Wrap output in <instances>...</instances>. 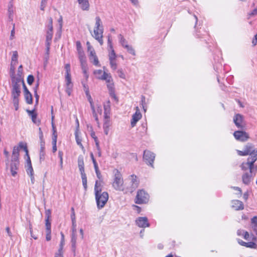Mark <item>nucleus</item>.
Wrapping results in <instances>:
<instances>
[{
    "mask_svg": "<svg viewBox=\"0 0 257 257\" xmlns=\"http://www.w3.org/2000/svg\"><path fill=\"white\" fill-rule=\"evenodd\" d=\"M97 207L99 209H102L108 199V194L107 192H103L101 194L95 195Z\"/></svg>",
    "mask_w": 257,
    "mask_h": 257,
    "instance_id": "nucleus-5",
    "label": "nucleus"
},
{
    "mask_svg": "<svg viewBox=\"0 0 257 257\" xmlns=\"http://www.w3.org/2000/svg\"><path fill=\"white\" fill-rule=\"evenodd\" d=\"M155 158V154L150 151L145 150L144 152L143 159L146 163L153 167V163Z\"/></svg>",
    "mask_w": 257,
    "mask_h": 257,
    "instance_id": "nucleus-7",
    "label": "nucleus"
},
{
    "mask_svg": "<svg viewBox=\"0 0 257 257\" xmlns=\"http://www.w3.org/2000/svg\"><path fill=\"white\" fill-rule=\"evenodd\" d=\"M102 191V185L100 181L96 180L95 181V186H94V192L95 195L101 194Z\"/></svg>",
    "mask_w": 257,
    "mask_h": 257,
    "instance_id": "nucleus-23",
    "label": "nucleus"
},
{
    "mask_svg": "<svg viewBox=\"0 0 257 257\" xmlns=\"http://www.w3.org/2000/svg\"><path fill=\"white\" fill-rule=\"evenodd\" d=\"M39 156H40V161L41 163L42 161H44L45 160V152H40Z\"/></svg>",
    "mask_w": 257,
    "mask_h": 257,
    "instance_id": "nucleus-60",
    "label": "nucleus"
},
{
    "mask_svg": "<svg viewBox=\"0 0 257 257\" xmlns=\"http://www.w3.org/2000/svg\"><path fill=\"white\" fill-rule=\"evenodd\" d=\"M18 52L17 51H13L11 63H13L14 64H17L18 63Z\"/></svg>",
    "mask_w": 257,
    "mask_h": 257,
    "instance_id": "nucleus-30",
    "label": "nucleus"
},
{
    "mask_svg": "<svg viewBox=\"0 0 257 257\" xmlns=\"http://www.w3.org/2000/svg\"><path fill=\"white\" fill-rule=\"evenodd\" d=\"M117 72L119 77L123 79L125 78V74L122 69L118 70Z\"/></svg>",
    "mask_w": 257,
    "mask_h": 257,
    "instance_id": "nucleus-58",
    "label": "nucleus"
},
{
    "mask_svg": "<svg viewBox=\"0 0 257 257\" xmlns=\"http://www.w3.org/2000/svg\"><path fill=\"white\" fill-rule=\"evenodd\" d=\"M52 128H53V136H52V151L53 153H55L57 151V134L56 132V130L55 125L52 123Z\"/></svg>",
    "mask_w": 257,
    "mask_h": 257,
    "instance_id": "nucleus-14",
    "label": "nucleus"
},
{
    "mask_svg": "<svg viewBox=\"0 0 257 257\" xmlns=\"http://www.w3.org/2000/svg\"><path fill=\"white\" fill-rule=\"evenodd\" d=\"M137 225L140 227L145 228L150 226L148 218L146 217H140L136 220Z\"/></svg>",
    "mask_w": 257,
    "mask_h": 257,
    "instance_id": "nucleus-11",
    "label": "nucleus"
},
{
    "mask_svg": "<svg viewBox=\"0 0 257 257\" xmlns=\"http://www.w3.org/2000/svg\"><path fill=\"white\" fill-rule=\"evenodd\" d=\"M79 61L81 64V67H84L87 66V64L86 63V58H82L81 59H79Z\"/></svg>",
    "mask_w": 257,
    "mask_h": 257,
    "instance_id": "nucleus-51",
    "label": "nucleus"
},
{
    "mask_svg": "<svg viewBox=\"0 0 257 257\" xmlns=\"http://www.w3.org/2000/svg\"><path fill=\"white\" fill-rule=\"evenodd\" d=\"M237 242L240 245L245 246L246 247H249L251 248H256L257 247L256 244L253 242L250 241L248 242H246L240 239H237Z\"/></svg>",
    "mask_w": 257,
    "mask_h": 257,
    "instance_id": "nucleus-18",
    "label": "nucleus"
},
{
    "mask_svg": "<svg viewBox=\"0 0 257 257\" xmlns=\"http://www.w3.org/2000/svg\"><path fill=\"white\" fill-rule=\"evenodd\" d=\"M19 161H12L10 166V171L12 175L15 177L17 174V170L19 169Z\"/></svg>",
    "mask_w": 257,
    "mask_h": 257,
    "instance_id": "nucleus-15",
    "label": "nucleus"
},
{
    "mask_svg": "<svg viewBox=\"0 0 257 257\" xmlns=\"http://www.w3.org/2000/svg\"><path fill=\"white\" fill-rule=\"evenodd\" d=\"M14 6L13 0H11L8 5V14L9 20L10 22L13 21L14 18Z\"/></svg>",
    "mask_w": 257,
    "mask_h": 257,
    "instance_id": "nucleus-13",
    "label": "nucleus"
},
{
    "mask_svg": "<svg viewBox=\"0 0 257 257\" xmlns=\"http://www.w3.org/2000/svg\"><path fill=\"white\" fill-rule=\"evenodd\" d=\"M136 200L137 204L146 203L149 200V195L144 190H140L138 191Z\"/></svg>",
    "mask_w": 257,
    "mask_h": 257,
    "instance_id": "nucleus-6",
    "label": "nucleus"
},
{
    "mask_svg": "<svg viewBox=\"0 0 257 257\" xmlns=\"http://www.w3.org/2000/svg\"><path fill=\"white\" fill-rule=\"evenodd\" d=\"M54 257H64L63 249H59L55 253Z\"/></svg>",
    "mask_w": 257,
    "mask_h": 257,
    "instance_id": "nucleus-53",
    "label": "nucleus"
},
{
    "mask_svg": "<svg viewBox=\"0 0 257 257\" xmlns=\"http://www.w3.org/2000/svg\"><path fill=\"white\" fill-rule=\"evenodd\" d=\"M21 79L15 76L12 78V96L19 97L21 94Z\"/></svg>",
    "mask_w": 257,
    "mask_h": 257,
    "instance_id": "nucleus-4",
    "label": "nucleus"
},
{
    "mask_svg": "<svg viewBox=\"0 0 257 257\" xmlns=\"http://www.w3.org/2000/svg\"><path fill=\"white\" fill-rule=\"evenodd\" d=\"M34 81V77L32 75H29L27 78V82L29 85L32 84Z\"/></svg>",
    "mask_w": 257,
    "mask_h": 257,
    "instance_id": "nucleus-52",
    "label": "nucleus"
},
{
    "mask_svg": "<svg viewBox=\"0 0 257 257\" xmlns=\"http://www.w3.org/2000/svg\"><path fill=\"white\" fill-rule=\"evenodd\" d=\"M19 148H20L21 149H23L24 151L26 152V154L28 157L29 154H28V150L27 149V147L26 145H24L23 143H20L19 145Z\"/></svg>",
    "mask_w": 257,
    "mask_h": 257,
    "instance_id": "nucleus-43",
    "label": "nucleus"
},
{
    "mask_svg": "<svg viewBox=\"0 0 257 257\" xmlns=\"http://www.w3.org/2000/svg\"><path fill=\"white\" fill-rule=\"evenodd\" d=\"M65 69L66 70V75H71V69L70 65L69 64H66L65 66Z\"/></svg>",
    "mask_w": 257,
    "mask_h": 257,
    "instance_id": "nucleus-55",
    "label": "nucleus"
},
{
    "mask_svg": "<svg viewBox=\"0 0 257 257\" xmlns=\"http://www.w3.org/2000/svg\"><path fill=\"white\" fill-rule=\"evenodd\" d=\"M110 65L112 70H115L117 68V64L115 61V60H109Z\"/></svg>",
    "mask_w": 257,
    "mask_h": 257,
    "instance_id": "nucleus-49",
    "label": "nucleus"
},
{
    "mask_svg": "<svg viewBox=\"0 0 257 257\" xmlns=\"http://www.w3.org/2000/svg\"><path fill=\"white\" fill-rule=\"evenodd\" d=\"M251 227L253 232L257 235V216L251 219Z\"/></svg>",
    "mask_w": 257,
    "mask_h": 257,
    "instance_id": "nucleus-27",
    "label": "nucleus"
},
{
    "mask_svg": "<svg viewBox=\"0 0 257 257\" xmlns=\"http://www.w3.org/2000/svg\"><path fill=\"white\" fill-rule=\"evenodd\" d=\"M78 166L81 174L85 173L83 157L80 155L78 157Z\"/></svg>",
    "mask_w": 257,
    "mask_h": 257,
    "instance_id": "nucleus-20",
    "label": "nucleus"
},
{
    "mask_svg": "<svg viewBox=\"0 0 257 257\" xmlns=\"http://www.w3.org/2000/svg\"><path fill=\"white\" fill-rule=\"evenodd\" d=\"M46 231H51V224L50 219H45Z\"/></svg>",
    "mask_w": 257,
    "mask_h": 257,
    "instance_id": "nucleus-41",
    "label": "nucleus"
},
{
    "mask_svg": "<svg viewBox=\"0 0 257 257\" xmlns=\"http://www.w3.org/2000/svg\"><path fill=\"white\" fill-rule=\"evenodd\" d=\"M136 112L133 115L132 119L131 120L132 127H134L137 122L142 118V116L138 106L136 107Z\"/></svg>",
    "mask_w": 257,
    "mask_h": 257,
    "instance_id": "nucleus-10",
    "label": "nucleus"
},
{
    "mask_svg": "<svg viewBox=\"0 0 257 257\" xmlns=\"http://www.w3.org/2000/svg\"><path fill=\"white\" fill-rule=\"evenodd\" d=\"M146 98L143 95L141 96V104L142 105L143 108L144 110V111H146L147 110V105L146 104Z\"/></svg>",
    "mask_w": 257,
    "mask_h": 257,
    "instance_id": "nucleus-42",
    "label": "nucleus"
},
{
    "mask_svg": "<svg viewBox=\"0 0 257 257\" xmlns=\"http://www.w3.org/2000/svg\"><path fill=\"white\" fill-rule=\"evenodd\" d=\"M104 112L110 113V106L109 104V101H108L107 104H104Z\"/></svg>",
    "mask_w": 257,
    "mask_h": 257,
    "instance_id": "nucleus-47",
    "label": "nucleus"
},
{
    "mask_svg": "<svg viewBox=\"0 0 257 257\" xmlns=\"http://www.w3.org/2000/svg\"><path fill=\"white\" fill-rule=\"evenodd\" d=\"M13 97V101L14 106L15 107V109L16 110H18L19 109V97L16 96H12Z\"/></svg>",
    "mask_w": 257,
    "mask_h": 257,
    "instance_id": "nucleus-36",
    "label": "nucleus"
},
{
    "mask_svg": "<svg viewBox=\"0 0 257 257\" xmlns=\"http://www.w3.org/2000/svg\"><path fill=\"white\" fill-rule=\"evenodd\" d=\"M27 112L29 114V116H30L31 117L32 121L34 123H36V119L37 118V114L35 112V109H33V110H30L27 109Z\"/></svg>",
    "mask_w": 257,
    "mask_h": 257,
    "instance_id": "nucleus-29",
    "label": "nucleus"
},
{
    "mask_svg": "<svg viewBox=\"0 0 257 257\" xmlns=\"http://www.w3.org/2000/svg\"><path fill=\"white\" fill-rule=\"evenodd\" d=\"M81 69H82L83 73L84 74V76L86 80H87V79H88V76H89V75L87 73V70H88L87 66L84 67H81Z\"/></svg>",
    "mask_w": 257,
    "mask_h": 257,
    "instance_id": "nucleus-50",
    "label": "nucleus"
},
{
    "mask_svg": "<svg viewBox=\"0 0 257 257\" xmlns=\"http://www.w3.org/2000/svg\"><path fill=\"white\" fill-rule=\"evenodd\" d=\"M60 234H61V241H60V243L59 244V249H63V246L65 244L64 235L62 232H61Z\"/></svg>",
    "mask_w": 257,
    "mask_h": 257,
    "instance_id": "nucleus-39",
    "label": "nucleus"
},
{
    "mask_svg": "<svg viewBox=\"0 0 257 257\" xmlns=\"http://www.w3.org/2000/svg\"><path fill=\"white\" fill-rule=\"evenodd\" d=\"M252 170H249V172L245 173L242 176L243 183L245 185H248L251 181Z\"/></svg>",
    "mask_w": 257,
    "mask_h": 257,
    "instance_id": "nucleus-17",
    "label": "nucleus"
},
{
    "mask_svg": "<svg viewBox=\"0 0 257 257\" xmlns=\"http://www.w3.org/2000/svg\"><path fill=\"white\" fill-rule=\"evenodd\" d=\"M75 135L77 144L82 149H83L84 147L82 144H81V139L79 137L77 132L75 133Z\"/></svg>",
    "mask_w": 257,
    "mask_h": 257,
    "instance_id": "nucleus-40",
    "label": "nucleus"
},
{
    "mask_svg": "<svg viewBox=\"0 0 257 257\" xmlns=\"http://www.w3.org/2000/svg\"><path fill=\"white\" fill-rule=\"evenodd\" d=\"M94 35H92L94 38L100 44L102 45L103 41V26L101 20L99 17L97 16L95 18V24L93 30Z\"/></svg>",
    "mask_w": 257,
    "mask_h": 257,
    "instance_id": "nucleus-1",
    "label": "nucleus"
},
{
    "mask_svg": "<svg viewBox=\"0 0 257 257\" xmlns=\"http://www.w3.org/2000/svg\"><path fill=\"white\" fill-rule=\"evenodd\" d=\"M53 36V31L47 30L45 43L51 44Z\"/></svg>",
    "mask_w": 257,
    "mask_h": 257,
    "instance_id": "nucleus-28",
    "label": "nucleus"
},
{
    "mask_svg": "<svg viewBox=\"0 0 257 257\" xmlns=\"http://www.w3.org/2000/svg\"><path fill=\"white\" fill-rule=\"evenodd\" d=\"M127 180L129 181V183L124 188V193H132L138 187L140 183V180L138 177L134 174L128 176Z\"/></svg>",
    "mask_w": 257,
    "mask_h": 257,
    "instance_id": "nucleus-3",
    "label": "nucleus"
},
{
    "mask_svg": "<svg viewBox=\"0 0 257 257\" xmlns=\"http://www.w3.org/2000/svg\"><path fill=\"white\" fill-rule=\"evenodd\" d=\"M114 176L112 185L116 191H122L124 192V188H123V180L120 172L117 169L114 170Z\"/></svg>",
    "mask_w": 257,
    "mask_h": 257,
    "instance_id": "nucleus-2",
    "label": "nucleus"
},
{
    "mask_svg": "<svg viewBox=\"0 0 257 257\" xmlns=\"http://www.w3.org/2000/svg\"><path fill=\"white\" fill-rule=\"evenodd\" d=\"M124 48L127 49V51L129 53L132 54L134 56L136 55L135 51L132 46L128 45H126L124 46Z\"/></svg>",
    "mask_w": 257,
    "mask_h": 257,
    "instance_id": "nucleus-38",
    "label": "nucleus"
},
{
    "mask_svg": "<svg viewBox=\"0 0 257 257\" xmlns=\"http://www.w3.org/2000/svg\"><path fill=\"white\" fill-rule=\"evenodd\" d=\"M46 239L47 241L51 239V231H46Z\"/></svg>",
    "mask_w": 257,
    "mask_h": 257,
    "instance_id": "nucleus-56",
    "label": "nucleus"
},
{
    "mask_svg": "<svg viewBox=\"0 0 257 257\" xmlns=\"http://www.w3.org/2000/svg\"><path fill=\"white\" fill-rule=\"evenodd\" d=\"M232 207L235 210H241L244 209L243 203L238 200H234L232 201Z\"/></svg>",
    "mask_w": 257,
    "mask_h": 257,
    "instance_id": "nucleus-16",
    "label": "nucleus"
},
{
    "mask_svg": "<svg viewBox=\"0 0 257 257\" xmlns=\"http://www.w3.org/2000/svg\"><path fill=\"white\" fill-rule=\"evenodd\" d=\"M103 72L101 70H96L94 71V74L96 75V77L97 76H101L103 75Z\"/></svg>",
    "mask_w": 257,
    "mask_h": 257,
    "instance_id": "nucleus-57",
    "label": "nucleus"
},
{
    "mask_svg": "<svg viewBox=\"0 0 257 257\" xmlns=\"http://www.w3.org/2000/svg\"><path fill=\"white\" fill-rule=\"evenodd\" d=\"M51 45V44H50V43H45V45H46V54L48 56L49 55V52H50Z\"/></svg>",
    "mask_w": 257,
    "mask_h": 257,
    "instance_id": "nucleus-59",
    "label": "nucleus"
},
{
    "mask_svg": "<svg viewBox=\"0 0 257 257\" xmlns=\"http://www.w3.org/2000/svg\"><path fill=\"white\" fill-rule=\"evenodd\" d=\"M66 84H72L71 75H65Z\"/></svg>",
    "mask_w": 257,
    "mask_h": 257,
    "instance_id": "nucleus-54",
    "label": "nucleus"
},
{
    "mask_svg": "<svg viewBox=\"0 0 257 257\" xmlns=\"http://www.w3.org/2000/svg\"><path fill=\"white\" fill-rule=\"evenodd\" d=\"M118 38L119 41V43L121 45V46L124 48V46L127 45V42L126 40L124 39L123 36L121 34H119L118 35Z\"/></svg>",
    "mask_w": 257,
    "mask_h": 257,
    "instance_id": "nucleus-32",
    "label": "nucleus"
},
{
    "mask_svg": "<svg viewBox=\"0 0 257 257\" xmlns=\"http://www.w3.org/2000/svg\"><path fill=\"white\" fill-rule=\"evenodd\" d=\"M97 78L101 80H105L107 84L112 82V78L110 74L103 72V75L101 76H97Z\"/></svg>",
    "mask_w": 257,
    "mask_h": 257,
    "instance_id": "nucleus-21",
    "label": "nucleus"
},
{
    "mask_svg": "<svg viewBox=\"0 0 257 257\" xmlns=\"http://www.w3.org/2000/svg\"><path fill=\"white\" fill-rule=\"evenodd\" d=\"M250 157L247 159V162L245 163L250 170H252L253 167L254 163L257 160V148L255 152L249 154Z\"/></svg>",
    "mask_w": 257,
    "mask_h": 257,
    "instance_id": "nucleus-9",
    "label": "nucleus"
},
{
    "mask_svg": "<svg viewBox=\"0 0 257 257\" xmlns=\"http://www.w3.org/2000/svg\"><path fill=\"white\" fill-rule=\"evenodd\" d=\"M63 153L61 151L58 152V157L60 159V167L61 169L63 168Z\"/></svg>",
    "mask_w": 257,
    "mask_h": 257,
    "instance_id": "nucleus-44",
    "label": "nucleus"
},
{
    "mask_svg": "<svg viewBox=\"0 0 257 257\" xmlns=\"http://www.w3.org/2000/svg\"><path fill=\"white\" fill-rule=\"evenodd\" d=\"M256 150V149H253V146L251 144H247L244 149V151H247L249 152V155L251 154L252 152H255Z\"/></svg>",
    "mask_w": 257,
    "mask_h": 257,
    "instance_id": "nucleus-37",
    "label": "nucleus"
},
{
    "mask_svg": "<svg viewBox=\"0 0 257 257\" xmlns=\"http://www.w3.org/2000/svg\"><path fill=\"white\" fill-rule=\"evenodd\" d=\"M233 136L236 140L241 142H245L249 138L248 134L243 131H235L233 133Z\"/></svg>",
    "mask_w": 257,
    "mask_h": 257,
    "instance_id": "nucleus-8",
    "label": "nucleus"
},
{
    "mask_svg": "<svg viewBox=\"0 0 257 257\" xmlns=\"http://www.w3.org/2000/svg\"><path fill=\"white\" fill-rule=\"evenodd\" d=\"M76 220H72V233H76Z\"/></svg>",
    "mask_w": 257,
    "mask_h": 257,
    "instance_id": "nucleus-48",
    "label": "nucleus"
},
{
    "mask_svg": "<svg viewBox=\"0 0 257 257\" xmlns=\"http://www.w3.org/2000/svg\"><path fill=\"white\" fill-rule=\"evenodd\" d=\"M80 8L83 11H88L89 9V3L88 0H77Z\"/></svg>",
    "mask_w": 257,
    "mask_h": 257,
    "instance_id": "nucleus-19",
    "label": "nucleus"
},
{
    "mask_svg": "<svg viewBox=\"0 0 257 257\" xmlns=\"http://www.w3.org/2000/svg\"><path fill=\"white\" fill-rule=\"evenodd\" d=\"M20 149L18 147L15 146L13 148L12 153V161H19Z\"/></svg>",
    "mask_w": 257,
    "mask_h": 257,
    "instance_id": "nucleus-22",
    "label": "nucleus"
},
{
    "mask_svg": "<svg viewBox=\"0 0 257 257\" xmlns=\"http://www.w3.org/2000/svg\"><path fill=\"white\" fill-rule=\"evenodd\" d=\"M89 59L91 61V62H92L94 65L97 66H100V65L99 64V61H98V58H97L96 55H94L93 56L90 57Z\"/></svg>",
    "mask_w": 257,
    "mask_h": 257,
    "instance_id": "nucleus-34",
    "label": "nucleus"
},
{
    "mask_svg": "<svg viewBox=\"0 0 257 257\" xmlns=\"http://www.w3.org/2000/svg\"><path fill=\"white\" fill-rule=\"evenodd\" d=\"M25 99L28 104H31L33 103V98L31 93L24 95Z\"/></svg>",
    "mask_w": 257,
    "mask_h": 257,
    "instance_id": "nucleus-35",
    "label": "nucleus"
},
{
    "mask_svg": "<svg viewBox=\"0 0 257 257\" xmlns=\"http://www.w3.org/2000/svg\"><path fill=\"white\" fill-rule=\"evenodd\" d=\"M66 92L68 94L69 96L71 95L72 88H73V84H66Z\"/></svg>",
    "mask_w": 257,
    "mask_h": 257,
    "instance_id": "nucleus-45",
    "label": "nucleus"
},
{
    "mask_svg": "<svg viewBox=\"0 0 257 257\" xmlns=\"http://www.w3.org/2000/svg\"><path fill=\"white\" fill-rule=\"evenodd\" d=\"M243 116L240 114H236L233 117V121L238 128H243L244 125L242 124Z\"/></svg>",
    "mask_w": 257,
    "mask_h": 257,
    "instance_id": "nucleus-12",
    "label": "nucleus"
},
{
    "mask_svg": "<svg viewBox=\"0 0 257 257\" xmlns=\"http://www.w3.org/2000/svg\"><path fill=\"white\" fill-rule=\"evenodd\" d=\"M51 216V212L50 210L48 209L45 212V219H50Z\"/></svg>",
    "mask_w": 257,
    "mask_h": 257,
    "instance_id": "nucleus-62",
    "label": "nucleus"
},
{
    "mask_svg": "<svg viewBox=\"0 0 257 257\" xmlns=\"http://www.w3.org/2000/svg\"><path fill=\"white\" fill-rule=\"evenodd\" d=\"M27 166H28V168L27 169V174L29 176H32V175H34V171H33V167L32 166L30 158L29 156H28V158L27 160Z\"/></svg>",
    "mask_w": 257,
    "mask_h": 257,
    "instance_id": "nucleus-26",
    "label": "nucleus"
},
{
    "mask_svg": "<svg viewBox=\"0 0 257 257\" xmlns=\"http://www.w3.org/2000/svg\"><path fill=\"white\" fill-rule=\"evenodd\" d=\"M82 182L83 187L85 190H87V177L85 173L81 174Z\"/></svg>",
    "mask_w": 257,
    "mask_h": 257,
    "instance_id": "nucleus-31",
    "label": "nucleus"
},
{
    "mask_svg": "<svg viewBox=\"0 0 257 257\" xmlns=\"http://www.w3.org/2000/svg\"><path fill=\"white\" fill-rule=\"evenodd\" d=\"M111 50V52L109 54V60H115L116 58V54L114 52V50L113 48L110 49Z\"/></svg>",
    "mask_w": 257,
    "mask_h": 257,
    "instance_id": "nucleus-46",
    "label": "nucleus"
},
{
    "mask_svg": "<svg viewBox=\"0 0 257 257\" xmlns=\"http://www.w3.org/2000/svg\"><path fill=\"white\" fill-rule=\"evenodd\" d=\"M107 87L108 89L110 95L112 97L115 99L116 98V95L115 94V90H114V84H113V82L109 83L108 84H107Z\"/></svg>",
    "mask_w": 257,
    "mask_h": 257,
    "instance_id": "nucleus-24",
    "label": "nucleus"
},
{
    "mask_svg": "<svg viewBox=\"0 0 257 257\" xmlns=\"http://www.w3.org/2000/svg\"><path fill=\"white\" fill-rule=\"evenodd\" d=\"M238 154L239 155L242 156H247V155H249V152L247 151H244V150L243 151H238Z\"/></svg>",
    "mask_w": 257,
    "mask_h": 257,
    "instance_id": "nucleus-61",
    "label": "nucleus"
},
{
    "mask_svg": "<svg viewBox=\"0 0 257 257\" xmlns=\"http://www.w3.org/2000/svg\"><path fill=\"white\" fill-rule=\"evenodd\" d=\"M257 15V8L254 9L252 11L248 14L250 17H253Z\"/></svg>",
    "mask_w": 257,
    "mask_h": 257,
    "instance_id": "nucleus-64",
    "label": "nucleus"
},
{
    "mask_svg": "<svg viewBox=\"0 0 257 257\" xmlns=\"http://www.w3.org/2000/svg\"><path fill=\"white\" fill-rule=\"evenodd\" d=\"M78 53L79 59H81V58H86L85 56L84 53V52H83V51L82 50L78 51Z\"/></svg>",
    "mask_w": 257,
    "mask_h": 257,
    "instance_id": "nucleus-63",
    "label": "nucleus"
},
{
    "mask_svg": "<svg viewBox=\"0 0 257 257\" xmlns=\"http://www.w3.org/2000/svg\"><path fill=\"white\" fill-rule=\"evenodd\" d=\"M76 233H71V246H72V250L73 252L74 255H75V250H76Z\"/></svg>",
    "mask_w": 257,
    "mask_h": 257,
    "instance_id": "nucleus-25",
    "label": "nucleus"
},
{
    "mask_svg": "<svg viewBox=\"0 0 257 257\" xmlns=\"http://www.w3.org/2000/svg\"><path fill=\"white\" fill-rule=\"evenodd\" d=\"M39 82H38L35 86V87L34 88V96L35 97V99H36V104H38V102H39V95L38 94V93H37V89L39 87Z\"/></svg>",
    "mask_w": 257,
    "mask_h": 257,
    "instance_id": "nucleus-33",
    "label": "nucleus"
}]
</instances>
